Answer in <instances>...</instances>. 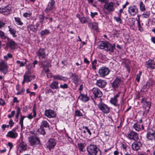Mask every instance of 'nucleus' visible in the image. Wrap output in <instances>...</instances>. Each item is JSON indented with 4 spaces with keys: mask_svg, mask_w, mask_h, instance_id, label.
<instances>
[{
    "mask_svg": "<svg viewBox=\"0 0 155 155\" xmlns=\"http://www.w3.org/2000/svg\"><path fill=\"white\" fill-rule=\"evenodd\" d=\"M98 48H100L104 49L107 51L113 52L115 48V45H112L108 42L100 41L98 43Z\"/></svg>",
    "mask_w": 155,
    "mask_h": 155,
    "instance_id": "f257e3e1",
    "label": "nucleus"
},
{
    "mask_svg": "<svg viewBox=\"0 0 155 155\" xmlns=\"http://www.w3.org/2000/svg\"><path fill=\"white\" fill-rule=\"evenodd\" d=\"M0 36L1 38H6L4 32L1 30H0Z\"/></svg>",
    "mask_w": 155,
    "mask_h": 155,
    "instance_id": "680f3d73",
    "label": "nucleus"
},
{
    "mask_svg": "<svg viewBox=\"0 0 155 155\" xmlns=\"http://www.w3.org/2000/svg\"><path fill=\"white\" fill-rule=\"evenodd\" d=\"M120 94V92H118L114 97L111 98L110 100V103L116 107L118 106L119 105L118 104L117 98L119 97Z\"/></svg>",
    "mask_w": 155,
    "mask_h": 155,
    "instance_id": "aec40b11",
    "label": "nucleus"
},
{
    "mask_svg": "<svg viewBox=\"0 0 155 155\" xmlns=\"http://www.w3.org/2000/svg\"><path fill=\"white\" fill-rule=\"evenodd\" d=\"M79 94L80 95L78 96V99L82 101L86 102L89 100V98L87 95V92H86V93H82Z\"/></svg>",
    "mask_w": 155,
    "mask_h": 155,
    "instance_id": "dca6fc26",
    "label": "nucleus"
},
{
    "mask_svg": "<svg viewBox=\"0 0 155 155\" xmlns=\"http://www.w3.org/2000/svg\"><path fill=\"white\" fill-rule=\"evenodd\" d=\"M142 15H143V17L144 18H148L150 15V11H146L142 14Z\"/></svg>",
    "mask_w": 155,
    "mask_h": 155,
    "instance_id": "8fccbe9b",
    "label": "nucleus"
},
{
    "mask_svg": "<svg viewBox=\"0 0 155 155\" xmlns=\"http://www.w3.org/2000/svg\"><path fill=\"white\" fill-rule=\"evenodd\" d=\"M86 145V144L85 143H78V147H79L80 151H83V149L84 148Z\"/></svg>",
    "mask_w": 155,
    "mask_h": 155,
    "instance_id": "ea45409f",
    "label": "nucleus"
},
{
    "mask_svg": "<svg viewBox=\"0 0 155 155\" xmlns=\"http://www.w3.org/2000/svg\"><path fill=\"white\" fill-rule=\"evenodd\" d=\"M40 127H49V125L48 123L46 121L43 120L41 123Z\"/></svg>",
    "mask_w": 155,
    "mask_h": 155,
    "instance_id": "4c0bfd02",
    "label": "nucleus"
},
{
    "mask_svg": "<svg viewBox=\"0 0 155 155\" xmlns=\"http://www.w3.org/2000/svg\"><path fill=\"white\" fill-rule=\"evenodd\" d=\"M122 147V154L123 155H130V149L126 144H121Z\"/></svg>",
    "mask_w": 155,
    "mask_h": 155,
    "instance_id": "9b49d317",
    "label": "nucleus"
},
{
    "mask_svg": "<svg viewBox=\"0 0 155 155\" xmlns=\"http://www.w3.org/2000/svg\"><path fill=\"white\" fill-rule=\"evenodd\" d=\"M20 116L21 118L19 120V124L21 125V130H22L23 127V120L26 117L24 116H22V115H21Z\"/></svg>",
    "mask_w": 155,
    "mask_h": 155,
    "instance_id": "72a5a7b5",
    "label": "nucleus"
},
{
    "mask_svg": "<svg viewBox=\"0 0 155 155\" xmlns=\"http://www.w3.org/2000/svg\"><path fill=\"white\" fill-rule=\"evenodd\" d=\"M35 78V77L34 76H24V78L26 80V81L27 82L31 81L32 80V78L34 79Z\"/></svg>",
    "mask_w": 155,
    "mask_h": 155,
    "instance_id": "e433bc0d",
    "label": "nucleus"
},
{
    "mask_svg": "<svg viewBox=\"0 0 155 155\" xmlns=\"http://www.w3.org/2000/svg\"><path fill=\"white\" fill-rule=\"evenodd\" d=\"M121 82V79L120 78H117L114 81L112 84V86L114 88H116L120 84Z\"/></svg>",
    "mask_w": 155,
    "mask_h": 155,
    "instance_id": "cd10ccee",
    "label": "nucleus"
},
{
    "mask_svg": "<svg viewBox=\"0 0 155 155\" xmlns=\"http://www.w3.org/2000/svg\"><path fill=\"white\" fill-rule=\"evenodd\" d=\"M78 92L79 93H86L87 92L85 88V84L83 83L79 84H78Z\"/></svg>",
    "mask_w": 155,
    "mask_h": 155,
    "instance_id": "a878e982",
    "label": "nucleus"
},
{
    "mask_svg": "<svg viewBox=\"0 0 155 155\" xmlns=\"http://www.w3.org/2000/svg\"><path fill=\"white\" fill-rule=\"evenodd\" d=\"M91 91L94 95V97H101L103 95L101 91L97 87H94L91 90Z\"/></svg>",
    "mask_w": 155,
    "mask_h": 155,
    "instance_id": "ddd939ff",
    "label": "nucleus"
},
{
    "mask_svg": "<svg viewBox=\"0 0 155 155\" xmlns=\"http://www.w3.org/2000/svg\"><path fill=\"white\" fill-rule=\"evenodd\" d=\"M139 8L141 12H143L146 10L145 5L142 1L140 2V3Z\"/></svg>",
    "mask_w": 155,
    "mask_h": 155,
    "instance_id": "f704fd0d",
    "label": "nucleus"
},
{
    "mask_svg": "<svg viewBox=\"0 0 155 155\" xmlns=\"http://www.w3.org/2000/svg\"><path fill=\"white\" fill-rule=\"evenodd\" d=\"M141 103L143 104L148 103L149 102L147 101V100L145 98H143L141 100Z\"/></svg>",
    "mask_w": 155,
    "mask_h": 155,
    "instance_id": "13d9d810",
    "label": "nucleus"
},
{
    "mask_svg": "<svg viewBox=\"0 0 155 155\" xmlns=\"http://www.w3.org/2000/svg\"><path fill=\"white\" fill-rule=\"evenodd\" d=\"M88 24L90 28L94 30L96 29L97 28V24L95 22L92 23L90 20H89V22H88Z\"/></svg>",
    "mask_w": 155,
    "mask_h": 155,
    "instance_id": "c756f323",
    "label": "nucleus"
},
{
    "mask_svg": "<svg viewBox=\"0 0 155 155\" xmlns=\"http://www.w3.org/2000/svg\"><path fill=\"white\" fill-rule=\"evenodd\" d=\"M46 94H50L51 95L54 94V92L50 89H47L46 92Z\"/></svg>",
    "mask_w": 155,
    "mask_h": 155,
    "instance_id": "5fc2aeb1",
    "label": "nucleus"
},
{
    "mask_svg": "<svg viewBox=\"0 0 155 155\" xmlns=\"http://www.w3.org/2000/svg\"><path fill=\"white\" fill-rule=\"evenodd\" d=\"M25 63H23L22 62L18 60L16 61V63L18 64H19V66L20 67H21L24 66L26 63L27 61L25 59Z\"/></svg>",
    "mask_w": 155,
    "mask_h": 155,
    "instance_id": "09e8293b",
    "label": "nucleus"
},
{
    "mask_svg": "<svg viewBox=\"0 0 155 155\" xmlns=\"http://www.w3.org/2000/svg\"><path fill=\"white\" fill-rule=\"evenodd\" d=\"M56 144L55 140L53 138L50 139L48 141L47 147L49 150L53 148Z\"/></svg>",
    "mask_w": 155,
    "mask_h": 155,
    "instance_id": "412c9836",
    "label": "nucleus"
},
{
    "mask_svg": "<svg viewBox=\"0 0 155 155\" xmlns=\"http://www.w3.org/2000/svg\"><path fill=\"white\" fill-rule=\"evenodd\" d=\"M49 33L50 32L48 29H45L42 31L40 33V34L41 36L42 37L45 35H48Z\"/></svg>",
    "mask_w": 155,
    "mask_h": 155,
    "instance_id": "c03bdc74",
    "label": "nucleus"
},
{
    "mask_svg": "<svg viewBox=\"0 0 155 155\" xmlns=\"http://www.w3.org/2000/svg\"><path fill=\"white\" fill-rule=\"evenodd\" d=\"M133 127L136 131H137L140 130L141 129L143 130L144 129L143 124H140L138 122L134 124L133 126Z\"/></svg>",
    "mask_w": 155,
    "mask_h": 155,
    "instance_id": "5701e85b",
    "label": "nucleus"
},
{
    "mask_svg": "<svg viewBox=\"0 0 155 155\" xmlns=\"http://www.w3.org/2000/svg\"><path fill=\"white\" fill-rule=\"evenodd\" d=\"M45 17L43 14L40 15H39V19L40 22L42 23L43 22Z\"/></svg>",
    "mask_w": 155,
    "mask_h": 155,
    "instance_id": "4d7b16f0",
    "label": "nucleus"
},
{
    "mask_svg": "<svg viewBox=\"0 0 155 155\" xmlns=\"http://www.w3.org/2000/svg\"><path fill=\"white\" fill-rule=\"evenodd\" d=\"M31 135H30L28 138V140L30 145L34 147H36L37 145L41 144V141L39 137L33 132H31Z\"/></svg>",
    "mask_w": 155,
    "mask_h": 155,
    "instance_id": "f03ea898",
    "label": "nucleus"
},
{
    "mask_svg": "<svg viewBox=\"0 0 155 155\" xmlns=\"http://www.w3.org/2000/svg\"><path fill=\"white\" fill-rule=\"evenodd\" d=\"M33 116L31 115L32 114H29L27 116V117L29 119H31L33 117H35L36 116V106L35 105L33 107Z\"/></svg>",
    "mask_w": 155,
    "mask_h": 155,
    "instance_id": "c85d7f7f",
    "label": "nucleus"
},
{
    "mask_svg": "<svg viewBox=\"0 0 155 155\" xmlns=\"http://www.w3.org/2000/svg\"><path fill=\"white\" fill-rule=\"evenodd\" d=\"M110 70L108 68L102 67L100 68L98 70V73L100 77L104 78L109 74Z\"/></svg>",
    "mask_w": 155,
    "mask_h": 155,
    "instance_id": "20e7f679",
    "label": "nucleus"
},
{
    "mask_svg": "<svg viewBox=\"0 0 155 155\" xmlns=\"http://www.w3.org/2000/svg\"><path fill=\"white\" fill-rule=\"evenodd\" d=\"M25 91V89L23 88L22 89L21 91L18 92L17 94H16L17 95L21 94L22 95L23 94V93Z\"/></svg>",
    "mask_w": 155,
    "mask_h": 155,
    "instance_id": "774afa93",
    "label": "nucleus"
},
{
    "mask_svg": "<svg viewBox=\"0 0 155 155\" xmlns=\"http://www.w3.org/2000/svg\"><path fill=\"white\" fill-rule=\"evenodd\" d=\"M21 150H25L26 149V144L23 142H22L20 145Z\"/></svg>",
    "mask_w": 155,
    "mask_h": 155,
    "instance_id": "37998d69",
    "label": "nucleus"
},
{
    "mask_svg": "<svg viewBox=\"0 0 155 155\" xmlns=\"http://www.w3.org/2000/svg\"><path fill=\"white\" fill-rule=\"evenodd\" d=\"M45 115L48 118L54 117L56 115V113L53 110H46L45 112Z\"/></svg>",
    "mask_w": 155,
    "mask_h": 155,
    "instance_id": "6ab92c4d",
    "label": "nucleus"
},
{
    "mask_svg": "<svg viewBox=\"0 0 155 155\" xmlns=\"http://www.w3.org/2000/svg\"><path fill=\"white\" fill-rule=\"evenodd\" d=\"M15 20L18 25H23V23L21 22L20 18L19 17H15Z\"/></svg>",
    "mask_w": 155,
    "mask_h": 155,
    "instance_id": "a18cd8bd",
    "label": "nucleus"
},
{
    "mask_svg": "<svg viewBox=\"0 0 155 155\" xmlns=\"http://www.w3.org/2000/svg\"><path fill=\"white\" fill-rule=\"evenodd\" d=\"M12 57V55L10 53H8L7 55L4 56V58L6 60H8L9 58H11Z\"/></svg>",
    "mask_w": 155,
    "mask_h": 155,
    "instance_id": "864d4df0",
    "label": "nucleus"
},
{
    "mask_svg": "<svg viewBox=\"0 0 155 155\" xmlns=\"http://www.w3.org/2000/svg\"><path fill=\"white\" fill-rule=\"evenodd\" d=\"M8 28L10 34L12 35L13 37H16L17 36L16 35V30L14 29L10 28L9 26H8Z\"/></svg>",
    "mask_w": 155,
    "mask_h": 155,
    "instance_id": "473e14b6",
    "label": "nucleus"
},
{
    "mask_svg": "<svg viewBox=\"0 0 155 155\" xmlns=\"http://www.w3.org/2000/svg\"><path fill=\"white\" fill-rule=\"evenodd\" d=\"M97 63V61L96 59L94 60L92 62V68L94 70H95L96 69V65Z\"/></svg>",
    "mask_w": 155,
    "mask_h": 155,
    "instance_id": "de8ad7c7",
    "label": "nucleus"
},
{
    "mask_svg": "<svg viewBox=\"0 0 155 155\" xmlns=\"http://www.w3.org/2000/svg\"><path fill=\"white\" fill-rule=\"evenodd\" d=\"M36 54L39 58L44 59L46 57L45 50L43 48H40L37 51Z\"/></svg>",
    "mask_w": 155,
    "mask_h": 155,
    "instance_id": "f3484780",
    "label": "nucleus"
},
{
    "mask_svg": "<svg viewBox=\"0 0 155 155\" xmlns=\"http://www.w3.org/2000/svg\"><path fill=\"white\" fill-rule=\"evenodd\" d=\"M115 4L114 3L112 2H108L104 5V7L106 10L108 12H113L116 7L114 6Z\"/></svg>",
    "mask_w": 155,
    "mask_h": 155,
    "instance_id": "0eeeda50",
    "label": "nucleus"
},
{
    "mask_svg": "<svg viewBox=\"0 0 155 155\" xmlns=\"http://www.w3.org/2000/svg\"><path fill=\"white\" fill-rule=\"evenodd\" d=\"M97 1L102 4H105L106 3L109 2V0H97Z\"/></svg>",
    "mask_w": 155,
    "mask_h": 155,
    "instance_id": "052dcab7",
    "label": "nucleus"
},
{
    "mask_svg": "<svg viewBox=\"0 0 155 155\" xmlns=\"http://www.w3.org/2000/svg\"><path fill=\"white\" fill-rule=\"evenodd\" d=\"M31 74V73L30 71L29 70L26 71V72L24 74V76H32L31 75H30Z\"/></svg>",
    "mask_w": 155,
    "mask_h": 155,
    "instance_id": "338daca9",
    "label": "nucleus"
},
{
    "mask_svg": "<svg viewBox=\"0 0 155 155\" xmlns=\"http://www.w3.org/2000/svg\"><path fill=\"white\" fill-rule=\"evenodd\" d=\"M55 2L54 0H51V2L48 4L45 11L46 13L48 14L50 11L53 9L55 7Z\"/></svg>",
    "mask_w": 155,
    "mask_h": 155,
    "instance_id": "a211bd4d",
    "label": "nucleus"
},
{
    "mask_svg": "<svg viewBox=\"0 0 155 155\" xmlns=\"http://www.w3.org/2000/svg\"><path fill=\"white\" fill-rule=\"evenodd\" d=\"M28 29L33 31H36L38 30V26L36 25L31 24L29 25L28 27Z\"/></svg>",
    "mask_w": 155,
    "mask_h": 155,
    "instance_id": "7c9ffc66",
    "label": "nucleus"
},
{
    "mask_svg": "<svg viewBox=\"0 0 155 155\" xmlns=\"http://www.w3.org/2000/svg\"><path fill=\"white\" fill-rule=\"evenodd\" d=\"M142 146L141 143L139 141H135L131 145L132 149L134 151H137L139 150Z\"/></svg>",
    "mask_w": 155,
    "mask_h": 155,
    "instance_id": "4468645a",
    "label": "nucleus"
},
{
    "mask_svg": "<svg viewBox=\"0 0 155 155\" xmlns=\"http://www.w3.org/2000/svg\"><path fill=\"white\" fill-rule=\"evenodd\" d=\"M136 20L137 21V22L139 29L140 31H141V30L142 29L143 30V29L141 28V26H140V18H139L138 19H136Z\"/></svg>",
    "mask_w": 155,
    "mask_h": 155,
    "instance_id": "6e6d98bb",
    "label": "nucleus"
},
{
    "mask_svg": "<svg viewBox=\"0 0 155 155\" xmlns=\"http://www.w3.org/2000/svg\"><path fill=\"white\" fill-rule=\"evenodd\" d=\"M87 150L91 155H101V151L94 145H90L87 147Z\"/></svg>",
    "mask_w": 155,
    "mask_h": 155,
    "instance_id": "7ed1b4c3",
    "label": "nucleus"
},
{
    "mask_svg": "<svg viewBox=\"0 0 155 155\" xmlns=\"http://www.w3.org/2000/svg\"><path fill=\"white\" fill-rule=\"evenodd\" d=\"M8 66L6 62L5 61H2L0 63V71L4 74H5L8 72Z\"/></svg>",
    "mask_w": 155,
    "mask_h": 155,
    "instance_id": "9d476101",
    "label": "nucleus"
},
{
    "mask_svg": "<svg viewBox=\"0 0 155 155\" xmlns=\"http://www.w3.org/2000/svg\"><path fill=\"white\" fill-rule=\"evenodd\" d=\"M15 114V110L12 111L11 113V114H9L8 115V117L9 118H11L14 117Z\"/></svg>",
    "mask_w": 155,
    "mask_h": 155,
    "instance_id": "bf43d9fd",
    "label": "nucleus"
},
{
    "mask_svg": "<svg viewBox=\"0 0 155 155\" xmlns=\"http://www.w3.org/2000/svg\"><path fill=\"white\" fill-rule=\"evenodd\" d=\"M98 107L104 114H108L110 112V108L107 105L102 102H100L98 104Z\"/></svg>",
    "mask_w": 155,
    "mask_h": 155,
    "instance_id": "6e6552de",
    "label": "nucleus"
},
{
    "mask_svg": "<svg viewBox=\"0 0 155 155\" xmlns=\"http://www.w3.org/2000/svg\"><path fill=\"white\" fill-rule=\"evenodd\" d=\"M121 16V14H118V17H114V19L118 22L122 24V21L120 18Z\"/></svg>",
    "mask_w": 155,
    "mask_h": 155,
    "instance_id": "79ce46f5",
    "label": "nucleus"
},
{
    "mask_svg": "<svg viewBox=\"0 0 155 155\" xmlns=\"http://www.w3.org/2000/svg\"><path fill=\"white\" fill-rule=\"evenodd\" d=\"M79 20L82 24L87 23H88V22H89V20H90L89 18H87L86 19L85 17H83L79 18Z\"/></svg>",
    "mask_w": 155,
    "mask_h": 155,
    "instance_id": "c9c22d12",
    "label": "nucleus"
},
{
    "mask_svg": "<svg viewBox=\"0 0 155 155\" xmlns=\"http://www.w3.org/2000/svg\"><path fill=\"white\" fill-rule=\"evenodd\" d=\"M151 106V103L150 102L148 103L143 104V109L146 111H147V112L149 110Z\"/></svg>",
    "mask_w": 155,
    "mask_h": 155,
    "instance_id": "2f4dec72",
    "label": "nucleus"
},
{
    "mask_svg": "<svg viewBox=\"0 0 155 155\" xmlns=\"http://www.w3.org/2000/svg\"><path fill=\"white\" fill-rule=\"evenodd\" d=\"M14 123L12 119H10L9 122V126L11 127L14 124Z\"/></svg>",
    "mask_w": 155,
    "mask_h": 155,
    "instance_id": "69168bd1",
    "label": "nucleus"
},
{
    "mask_svg": "<svg viewBox=\"0 0 155 155\" xmlns=\"http://www.w3.org/2000/svg\"><path fill=\"white\" fill-rule=\"evenodd\" d=\"M49 86L52 89H57L59 88L58 82L54 81L51 83Z\"/></svg>",
    "mask_w": 155,
    "mask_h": 155,
    "instance_id": "bb28decb",
    "label": "nucleus"
},
{
    "mask_svg": "<svg viewBox=\"0 0 155 155\" xmlns=\"http://www.w3.org/2000/svg\"><path fill=\"white\" fill-rule=\"evenodd\" d=\"M20 110L21 109L19 107H17L15 116L16 119H17V120H16L17 122L18 121V117L20 113Z\"/></svg>",
    "mask_w": 155,
    "mask_h": 155,
    "instance_id": "49530a36",
    "label": "nucleus"
},
{
    "mask_svg": "<svg viewBox=\"0 0 155 155\" xmlns=\"http://www.w3.org/2000/svg\"><path fill=\"white\" fill-rule=\"evenodd\" d=\"M52 78L54 79H57L59 80H63L64 78V77L59 75H53Z\"/></svg>",
    "mask_w": 155,
    "mask_h": 155,
    "instance_id": "58836bf2",
    "label": "nucleus"
},
{
    "mask_svg": "<svg viewBox=\"0 0 155 155\" xmlns=\"http://www.w3.org/2000/svg\"><path fill=\"white\" fill-rule=\"evenodd\" d=\"M42 64L43 68H48L49 67V64L48 61H45L43 62Z\"/></svg>",
    "mask_w": 155,
    "mask_h": 155,
    "instance_id": "3c124183",
    "label": "nucleus"
},
{
    "mask_svg": "<svg viewBox=\"0 0 155 155\" xmlns=\"http://www.w3.org/2000/svg\"><path fill=\"white\" fill-rule=\"evenodd\" d=\"M11 12V8L9 6H6L4 8H0V13L4 15H8Z\"/></svg>",
    "mask_w": 155,
    "mask_h": 155,
    "instance_id": "f8f14e48",
    "label": "nucleus"
},
{
    "mask_svg": "<svg viewBox=\"0 0 155 155\" xmlns=\"http://www.w3.org/2000/svg\"><path fill=\"white\" fill-rule=\"evenodd\" d=\"M7 45L12 49H13L16 48L17 46V44L14 41L10 40L7 43Z\"/></svg>",
    "mask_w": 155,
    "mask_h": 155,
    "instance_id": "b1692460",
    "label": "nucleus"
},
{
    "mask_svg": "<svg viewBox=\"0 0 155 155\" xmlns=\"http://www.w3.org/2000/svg\"><path fill=\"white\" fill-rule=\"evenodd\" d=\"M96 84L97 86L103 88L106 85L107 82L104 80L99 79L97 80Z\"/></svg>",
    "mask_w": 155,
    "mask_h": 155,
    "instance_id": "4be33fe9",
    "label": "nucleus"
},
{
    "mask_svg": "<svg viewBox=\"0 0 155 155\" xmlns=\"http://www.w3.org/2000/svg\"><path fill=\"white\" fill-rule=\"evenodd\" d=\"M60 87L61 88L64 89L67 88L68 87V86L67 84L65 83L63 85H61Z\"/></svg>",
    "mask_w": 155,
    "mask_h": 155,
    "instance_id": "0e129e2a",
    "label": "nucleus"
},
{
    "mask_svg": "<svg viewBox=\"0 0 155 155\" xmlns=\"http://www.w3.org/2000/svg\"><path fill=\"white\" fill-rule=\"evenodd\" d=\"M126 136L130 140L135 141L139 139L138 134L133 131H131L127 134Z\"/></svg>",
    "mask_w": 155,
    "mask_h": 155,
    "instance_id": "423d86ee",
    "label": "nucleus"
},
{
    "mask_svg": "<svg viewBox=\"0 0 155 155\" xmlns=\"http://www.w3.org/2000/svg\"><path fill=\"white\" fill-rule=\"evenodd\" d=\"M128 14L131 16L135 15L138 12V9L137 6L134 5H130L128 8Z\"/></svg>",
    "mask_w": 155,
    "mask_h": 155,
    "instance_id": "39448f33",
    "label": "nucleus"
},
{
    "mask_svg": "<svg viewBox=\"0 0 155 155\" xmlns=\"http://www.w3.org/2000/svg\"><path fill=\"white\" fill-rule=\"evenodd\" d=\"M147 68H151L152 69H155V63L153 61L149 60L146 62Z\"/></svg>",
    "mask_w": 155,
    "mask_h": 155,
    "instance_id": "393cba45",
    "label": "nucleus"
},
{
    "mask_svg": "<svg viewBox=\"0 0 155 155\" xmlns=\"http://www.w3.org/2000/svg\"><path fill=\"white\" fill-rule=\"evenodd\" d=\"M31 15V14L29 13L26 12L23 14V16L25 18L30 17Z\"/></svg>",
    "mask_w": 155,
    "mask_h": 155,
    "instance_id": "e2e57ef3",
    "label": "nucleus"
},
{
    "mask_svg": "<svg viewBox=\"0 0 155 155\" xmlns=\"http://www.w3.org/2000/svg\"><path fill=\"white\" fill-rule=\"evenodd\" d=\"M72 80H73V82L77 85L78 84V77L77 76H73V78L72 79Z\"/></svg>",
    "mask_w": 155,
    "mask_h": 155,
    "instance_id": "603ef678",
    "label": "nucleus"
},
{
    "mask_svg": "<svg viewBox=\"0 0 155 155\" xmlns=\"http://www.w3.org/2000/svg\"><path fill=\"white\" fill-rule=\"evenodd\" d=\"M147 138L150 140H153L155 139V130L152 128L147 130Z\"/></svg>",
    "mask_w": 155,
    "mask_h": 155,
    "instance_id": "1a4fd4ad",
    "label": "nucleus"
},
{
    "mask_svg": "<svg viewBox=\"0 0 155 155\" xmlns=\"http://www.w3.org/2000/svg\"><path fill=\"white\" fill-rule=\"evenodd\" d=\"M16 129H13L8 131L6 135V137L12 139H15L18 136V134L16 131Z\"/></svg>",
    "mask_w": 155,
    "mask_h": 155,
    "instance_id": "2eb2a0df",
    "label": "nucleus"
},
{
    "mask_svg": "<svg viewBox=\"0 0 155 155\" xmlns=\"http://www.w3.org/2000/svg\"><path fill=\"white\" fill-rule=\"evenodd\" d=\"M37 131L38 133L43 135H44L46 134L44 128L41 127L37 130Z\"/></svg>",
    "mask_w": 155,
    "mask_h": 155,
    "instance_id": "a19ab883",
    "label": "nucleus"
}]
</instances>
